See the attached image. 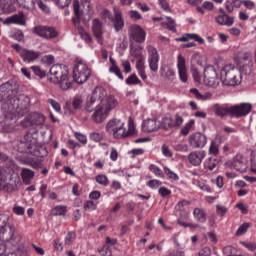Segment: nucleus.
Masks as SVG:
<instances>
[{
	"instance_id": "4c0bfd02",
	"label": "nucleus",
	"mask_w": 256,
	"mask_h": 256,
	"mask_svg": "<svg viewBox=\"0 0 256 256\" xmlns=\"http://www.w3.org/2000/svg\"><path fill=\"white\" fill-rule=\"evenodd\" d=\"M22 7L27 11H33L35 9V0H23Z\"/></svg>"
},
{
	"instance_id": "774afa93",
	"label": "nucleus",
	"mask_w": 256,
	"mask_h": 256,
	"mask_svg": "<svg viewBox=\"0 0 256 256\" xmlns=\"http://www.w3.org/2000/svg\"><path fill=\"white\" fill-rule=\"evenodd\" d=\"M163 183L159 180H150L148 182V186L151 188V189H155V187H160V185H162Z\"/></svg>"
},
{
	"instance_id": "7ed1b4c3",
	"label": "nucleus",
	"mask_w": 256,
	"mask_h": 256,
	"mask_svg": "<svg viewBox=\"0 0 256 256\" xmlns=\"http://www.w3.org/2000/svg\"><path fill=\"white\" fill-rule=\"evenodd\" d=\"M0 183L3 191L12 193L21 183V178H19L18 173L13 171V167H3L0 169Z\"/></svg>"
},
{
	"instance_id": "ddd939ff",
	"label": "nucleus",
	"mask_w": 256,
	"mask_h": 256,
	"mask_svg": "<svg viewBox=\"0 0 256 256\" xmlns=\"http://www.w3.org/2000/svg\"><path fill=\"white\" fill-rule=\"evenodd\" d=\"M128 31L130 39H133L136 43H143L145 41V37H147L145 30L137 24L131 25Z\"/></svg>"
},
{
	"instance_id": "0e129e2a",
	"label": "nucleus",
	"mask_w": 256,
	"mask_h": 256,
	"mask_svg": "<svg viewBox=\"0 0 256 256\" xmlns=\"http://www.w3.org/2000/svg\"><path fill=\"white\" fill-rule=\"evenodd\" d=\"M196 256H211V248L204 247L201 249Z\"/></svg>"
},
{
	"instance_id": "39448f33",
	"label": "nucleus",
	"mask_w": 256,
	"mask_h": 256,
	"mask_svg": "<svg viewBox=\"0 0 256 256\" xmlns=\"http://www.w3.org/2000/svg\"><path fill=\"white\" fill-rule=\"evenodd\" d=\"M220 75L225 85L235 87V85L241 84V70L232 67L231 65H226L222 68Z\"/></svg>"
},
{
	"instance_id": "5701e85b",
	"label": "nucleus",
	"mask_w": 256,
	"mask_h": 256,
	"mask_svg": "<svg viewBox=\"0 0 256 256\" xmlns=\"http://www.w3.org/2000/svg\"><path fill=\"white\" fill-rule=\"evenodd\" d=\"M215 21L218 25H226V27H231L234 23L233 17H230L227 13L217 16Z\"/></svg>"
},
{
	"instance_id": "20e7f679",
	"label": "nucleus",
	"mask_w": 256,
	"mask_h": 256,
	"mask_svg": "<svg viewBox=\"0 0 256 256\" xmlns=\"http://www.w3.org/2000/svg\"><path fill=\"white\" fill-rule=\"evenodd\" d=\"M107 98V91L105 88L98 86L94 89L91 96H89L85 103V110L88 113H93L96 109L101 107V103Z\"/></svg>"
},
{
	"instance_id": "2eb2a0df",
	"label": "nucleus",
	"mask_w": 256,
	"mask_h": 256,
	"mask_svg": "<svg viewBox=\"0 0 256 256\" xmlns=\"http://www.w3.org/2000/svg\"><path fill=\"white\" fill-rule=\"evenodd\" d=\"M114 17H109V19L113 23V27L115 31L119 32L123 27H125V21L123 20V13L119 10V8L114 7Z\"/></svg>"
},
{
	"instance_id": "5fc2aeb1",
	"label": "nucleus",
	"mask_w": 256,
	"mask_h": 256,
	"mask_svg": "<svg viewBox=\"0 0 256 256\" xmlns=\"http://www.w3.org/2000/svg\"><path fill=\"white\" fill-rule=\"evenodd\" d=\"M100 255L102 256H111L113 255V252L111 251V248L109 245H104L101 250H99Z\"/></svg>"
},
{
	"instance_id": "e2e57ef3",
	"label": "nucleus",
	"mask_w": 256,
	"mask_h": 256,
	"mask_svg": "<svg viewBox=\"0 0 256 256\" xmlns=\"http://www.w3.org/2000/svg\"><path fill=\"white\" fill-rule=\"evenodd\" d=\"M240 63H243V65H247V63H253L251 61V55L249 53H245L240 57Z\"/></svg>"
},
{
	"instance_id": "37998d69",
	"label": "nucleus",
	"mask_w": 256,
	"mask_h": 256,
	"mask_svg": "<svg viewBox=\"0 0 256 256\" xmlns=\"http://www.w3.org/2000/svg\"><path fill=\"white\" fill-rule=\"evenodd\" d=\"M166 19H167V23H163L162 25H166L169 31H172L173 33H175L177 31V29H175V20H173V18L169 16L166 17Z\"/></svg>"
},
{
	"instance_id": "c756f323",
	"label": "nucleus",
	"mask_w": 256,
	"mask_h": 256,
	"mask_svg": "<svg viewBox=\"0 0 256 256\" xmlns=\"http://www.w3.org/2000/svg\"><path fill=\"white\" fill-rule=\"evenodd\" d=\"M189 205H190L189 201L182 200L178 202L176 206V209H179V211H181L180 215L184 217V219H187V217H189V213L185 212V210H183V207H189Z\"/></svg>"
},
{
	"instance_id": "6ab92c4d",
	"label": "nucleus",
	"mask_w": 256,
	"mask_h": 256,
	"mask_svg": "<svg viewBox=\"0 0 256 256\" xmlns=\"http://www.w3.org/2000/svg\"><path fill=\"white\" fill-rule=\"evenodd\" d=\"M20 57H22L24 63H31L32 61H37L41 57V52L34 50H22L20 52Z\"/></svg>"
},
{
	"instance_id": "de8ad7c7",
	"label": "nucleus",
	"mask_w": 256,
	"mask_h": 256,
	"mask_svg": "<svg viewBox=\"0 0 256 256\" xmlns=\"http://www.w3.org/2000/svg\"><path fill=\"white\" fill-rule=\"evenodd\" d=\"M85 211H95L97 209V204L93 200H88L84 203Z\"/></svg>"
},
{
	"instance_id": "473e14b6",
	"label": "nucleus",
	"mask_w": 256,
	"mask_h": 256,
	"mask_svg": "<svg viewBox=\"0 0 256 256\" xmlns=\"http://www.w3.org/2000/svg\"><path fill=\"white\" fill-rule=\"evenodd\" d=\"M149 170L151 171V173H154L156 177H161V178L165 177L163 170H161V168H159V166L155 164H151L149 166Z\"/></svg>"
},
{
	"instance_id": "393cba45",
	"label": "nucleus",
	"mask_w": 256,
	"mask_h": 256,
	"mask_svg": "<svg viewBox=\"0 0 256 256\" xmlns=\"http://www.w3.org/2000/svg\"><path fill=\"white\" fill-rule=\"evenodd\" d=\"M190 93H192V95H194V97L199 101H207V99H211V97H213V94L210 92H206L205 94L199 93L197 88L190 89Z\"/></svg>"
},
{
	"instance_id": "a211bd4d",
	"label": "nucleus",
	"mask_w": 256,
	"mask_h": 256,
	"mask_svg": "<svg viewBox=\"0 0 256 256\" xmlns=\"http://www.w3.org/2000/svg\"><path fill=\"white\" fill-rule=\"evenodd\" d=\"M142 127L145 133H153L155 131H159V129L162 127V124L160 121L155 119H147L143 122Z\"/></svg>"
},
{
	"instance_id": "9b49d317",
	"label": "nucleus",
	"mask_w": 256,
	"mask_h": 256,
	"mask_svg": "<svg viewBox=\"0 0 256 256\" xmlns=\"http://www.w3.org/2000/svg\"><path fill=\"white\" fill-rule=\"evenodd\" d=\"M50 75L52 76L49 78L50 81H52V83H57L63 78L67 77V75H69V72L67 71V67L61 64H54L50 68Z\"/></svg>"
},
{
	"instance_id": "f8f14e48",
	"label": "nucleus",
	"mask_w": 256,
	"mask_h": 256,
	"mask_svg": "<svg viewBox=\"0 0 256 256\" xmlns=\"http://www.w3.org/2000/svg\"><path fill=\"white\" fill-rule=\"evenodd\" d=\"M204 83L208 87H213L214 89L219 87L221 80L217 77V71L214 68H207L204 70Z\"/></svg>"
},
{
	"instance_id": "0eeeda50",
	"label": "nucleus",
	"mask_w": 256,
	"mask_h": 256,
	"mask_svg": "<svg viewBox=\"0 0 256 256\" xmlns=\"http://www.w3.org/2000/svg\"><path fill=\"white\" fill-rule=\"evenodd\" d=\"M118 105L117 99L113 97L107 98L104 105H101V107L96 108L95 112L92 115V119L95 123H103L104 119H107V115H109V111L111 109H115V107Z\"/></svg>"
},
{
	"instance_id": "bf43d9fd",
	"label": "nucleus",
	"mask_w": 256,
	"mask_h": 256,
	"mask_svg": "<svg viewBox=\"0 0 256 256\" xmlns=\"http://www.w3.org/2000/svg\"><path fill=\"white\" fill-rule=\"evenodd\" d=\"M56 5L60 7L61 9H65V7H69L71 0H54Z\"/></svg>"
},
{
	"instance_id": "a878e982",
	"label": "nucleus",
	"mask_w": 256,
	"mask_h": 256,
	"mask_svg": "<svg viewBox=\"0 0 256 256\" xmlns=\"http://www.w3.org/2000/svg\"><path fill=\"white\" fill-rule=\"evenodd\" d=\"M193 216L198 223H205V221H207V214L205 213V210L201 208H195L193 211Z\"/></svg>"
},
{
	"instance_id": "338daca9",
	"label": "nucleus",
	"mask_w": 256,
	"mask_h": 256,
	"mask_svg": "<svg viewBox=\"0 0 256 256\" xmlns=\"http://www.w3.org/2000/svg\"><path fill=\"white\" fill-rule=\"evenodd\" d=\"M158 193L161 195V197H168L171 190H169L167 187H161L159 188Z\"/></svg>"
},
{
	"instance_id": "3c124183",
	"label": "nucleus",
	"mask_w": 256,
	"mask_h": 256,
	"mask_svg": "<svg viewBox=\"0 0 256 256\" xmlns=\"http://www.w3.org/2000/svg\"><path fill=\"white\" fill-rule=\"evenodd\" d=\"M186 37L188 41L192 39L194 41H197V43H200V45H203V43H205V40L197 34H186Z\"/></svg>"
},
{
	"instance_id": "8fccbe9b",
	"label": "nucleus",
	"mask_w": 256,
	"mask_h": 256,
	"mask_svg": "<svg viewBox=\"0 0 256 256\" xmlns=\"http://www.w3.org/2000/svg\"><path fill=\"white\" fill-rule=\"evenodd\" d=\"M90 139L91 141H95V143H99L103 141V134L99 132H92L90 133Z\"/></svg>"
},
{
	"instance_id": "c03bdc74",
	"label": "nucleus",
	"mask_w": 256,
	"mask_h": 256,
	"mask_svg": "<svg viewBox=\"0 0 256 256\" xmlns=\"http://www.w3.org/2000/svg\"><path fill=\"white\" fill-rule=\"evenodd\" d=\"M251 227L250 223H243L238 230L236 231V235L239 237L241 235H245V232Z\"/></svg>"
},
{
	"instance_id": "603ef678",
	"label": "nucleus",
	"mask_w": 256,
	"mask_h": 256,
	"mask_svg": "<svg viewBox=\"0 0 256 256\" xmlns=\"http://www.w3.org/2000/svg\"><path fill=\"white\" fill-rule=\"evenodd\" d=\"M72 105L74 109H81V107H83V98L80 96H77L76 98H74Z\"/></svg>"
},
{
	"instance_id": "864d4df0",
	"label": "nucleus",
	"mask_w": 256,
	"mask_h": 256,
	"mask_svg": "<svg viewBox=\"0 0 256 256\" xmlns=\"http://www.w3.org/2000/svg\"><path fill=\"white\" fill-rule=\"evenodd\" d=\"M79 35L82 39H84V41H86V43H91V36L89 33H87V31L83 30V28L79 29Z\"/></svg>"
},
{
	"instance_id": "bb28decb",
	"label": "nucleus",
	"mask_w": 256,
	"mask_h": 256,
	"mask_svg": "<svg viewBox=\"0 0 256 256\" xmlns=\"http://www.w3.org/2000/svg\"><path fill=\"white\" fill-rule=\"evenodd\" d=\"M62 80H59L56 83H59L61 89H63V91H67L68 89H71V87H73V82H71V80H69V74H66V77L61 78Z\"/></svg>"
},
{
	"instance_id": "b1692460",
	"label": "nucleus",
	"mask_w": 256,
	"mask_h": 256,
	"mask_svg": "<svg viewBox=\"0 0 256 256\" xmlns=\"http://www.w3.org/2000/svg\"><path fill=\"white\" fill-rule=\"evenodd\" d=\"M21 177H22L23 183H25L26 185H29V183H31V179L35 177V172H33V170L29 168H22Z\"/></svg>"
},
{
	"instance_id": "f704fd0d",
	"label": "nucleus",
	"mask_w": 256,
	"mask_h": 256,
	"mask_svg": "<svg viewBox=\"0 0 256 256\" xmlns=\"http://www.w3.org/2000/svg\"><path fill=\"white\" fill-rule=\"evenodd\" d=\"M67 213V207L65 206H56L52 209V215L55 217L65 215Z\"/></svg>"
},
{
	"instance_id": "cd10ccee",
	"label": "nucleus",
	"mask_w": 256,
	"mask_h": 256,
	"mask_svg": "<svg viewBox=\"0 0 256 256\" xmlns=\"http://www.w3.org/2000/svg\"><path fill=\"white\" fill-rule=\"evenodd\" d=\"M161 75L162 77L171 80L173 77H175V71L169 66H163L161 68Z\"/></svg>"
},
{
	"instance_id": "69168bd1",
	"label": "nucleus",
	"mask_w": 256,
	"mask_h": 256,
	"mask_svg": "<svg viewBox=\"0 0 256 256\" xmlns=\"http://www.w3.org/2000/svg\"><path fill=\"white\" fill-rule=\"evenodd\" d=\"M234 166L237 169V171H243L247 165L244 162H241L239 160H235Z\"/></svg>"
},
{
	"instance_id": "4d7b16f0",
	"label": "nucleus",
	"mask_w": 256,
	"mask_h": 256,
	"mask_svg": "<svg viewBox=\"0 0 256 256\" xmlns=\"http://www.w3.org/2000/svg\"><path fill=\"white\" fill-rule=\"evenodd\" d=\"M110 73H115L121 80H123V74H121V69H119V66L114 65L109 68Z\"/></svg>"
},
{
	"instance_id": "c85d7f7f",
	"label": "nucleus",
	"mask_w": 256,
	"mask_h": 256,
	"mask_svg": "<svg viewBox=\"0 0 256 256\" xmlns=\"http://www.w3.org/2000/svg\"><path fill=\"white\" fill-rule=\"evenodd\" d=\"M0 162L4 163L6 166L5 167H14L15 162H13V159L9 157L7 154L0 152Z\"/></svg>"
},
{
	"instance_id": "a19ab883",
	"label": "nucleus",
	"mask_w": 256,
	"mask_h": 256,
	"mask_svg": "<svg viewBox=\"0 0 256 256\" xmlns=\"http://www.w3.org/2000/svg\"><path fill=\"white\" fill-rule=\"evenodd\" d=\"M136 69L138 73L140 71H145V62H143V55L138 54L137 61H136Z\"/></svg>"
},
{
	"instance_id": "423d86ee",
	"label": "nucleus",
	"mask_w": 256,
	"mask_h": 256,
	"mask_svg": "<svg viewBox=\"0 0 256 256\" xmlns=\"http://www.w3.org/2000/svg\"><path fill=\"white\" fill-rule=\"evenodd\" d=\"M106 131L113 135L114 139H123L131 134V130L125 128V122L121 119L110 120L106 125Z\"/></svg>"
},
{
	"instance_id": "58836bf2",
	"label": "nucleus",
	"mask_w": 256,
	"mask_h": 256,
	"mask_svg": "<svg viewBox=\"0 0 256 256\" xmlns=\"http://www.w3.org/2000/svg\"><path fill=\"white\" fill-rule=\"evenodd\" d=\"M161 153H162V155H164V157H168V158L173 157V151L167 144H162Z\"/></svg>"
},
{
	"instance_id": "6e6552de",
	"label": "nucleus",
	"mask_w": 256,
	"mask_h": 256,
	"mask_svg": "<svg viewBox=\"0 0 256 256\" xmlns=\"http://www.w3.org/2000/svg\"><path fill=\"white\" fill-rule=\"evenodd\" d=\"M89 77H91V70H89L87 64L83 63V61H78L73 69L74 81L79 85H83Z\"/></svg>"
},
{
	"instance_id": "c9c22d12",
	"label": "nucleus",
	"mask_w": 256,
	"mask_h": 256,
	"mask_svg": "<svg viewBox=\"0 0 256 256\" xmlns=\"http://www.w3.org/2000/svg\"><path fill=\"white\" fill-rule=\"evenodd\" d=\"M252 71H253V62H249L247 64L242 65L240 73L243 75H251Z\"/></svg>"
},
{
	"instance_id": "72a5a7b5",
	"label": "nucleus",
	"mask_w": 256,
	"mask_h": 256,
	"mask_svg": "<svg viewBox=\"0 0 256 256\" xmlns=\"http://www.w3.org/2000/svg\"><path fill=\"white\" fill-rule=\"evenodd\" d=\"M24 141L26 143V148L31 149V147L33 146V143H35V139H33V134L31 132H27L24 135Z\"/></svg>"
},
{
	"instance_id": "4be33fe9",
	"label": "nucleus",
	"mask_w": 256,
	"mask_h": 256,
	"mask_svg": "<svg viewBox=\"0 0 256 256\" xmlns=\"http://www.w3.org/2000/svg\"><path fill=\"white\" fill-rule=\"evenodd\" d=\"M73 9H74V17L72 21L74 25L77 27L81 21V15H83V11L80 9L79 1L73 0Z\"/></svg>"
},
{
	"instance_id": "a18cd8bd",
	"label": "nucleus",
	"mask_w": 256,
	"mask_h": 256,
	"mask_svg": "<svg viewBox=\"0 0 256 256\" xmlns=\"http://www.w3.org/2000/svg\"><path fill=\"white\" fill-rule=\"evenodd\" d=\"M128 15H129L130 19H132L133 21H139V20L143 19V16L137 10L129 11Z\"/></svg>"
},
{
	"instance_id": "412c9836",
	"label": "nucleus",
	"mask_w": 256,
	"mask_h": 256,
	"mask_svg": "<svg viewBox=\"0 0 256 256\" xmlns=\"http://www.w3.org/2000/svg\"><path fill=\"white\" fill-rule=\"evenodd\" d=\"M7 25L16 24V25H25L27 23V17L23 12H18L5 19Z\"/></svg>"
},
{
	"instance_id": "680f3d73",
	"label": "nucleus",
	"mask_w": 256,
	"mask_h": 256,
	"mask_svg": "<svg viewBox=\"0 0 256 256\" xmlns=\"http://www.w3.org/2000/svg\"><path fill=\"white\" fill-rule=\"evenodd\" d=\"M96 182H98L99 185H107V183H109V179L105 175H98L96 176Z\"/></svg>"
},
{
	"instance_id": "6e6d98bb",
	"label": "nucleus",
	"mask_w": 256,
	"mask_h": 256,
	"mask_svg": "<svg viewBox=\"0 0 256 256\" xmlns=\"http://www.w3.org/2000/svg\"><path fill=\"white\" fill-rule=\"evenodd\" d=\"M74 137L77 139V141H79V143H82V145H87V136H85L79 132H76L74 134Z\"/></svg>"
},
{
	"instance_id": "2f4dec72",
	"label": "nucleus",
	"mask_w": 256,
	"mask_h": 256,
	"mask_svg": "<svg viewBox=\"0 0 256 256\" xmlns=\"http://www.w3.org/2000/svg\"><path fill=\"white\" fill-rule=\"evenodd\" d=\"M148 51V59H159V52L157 51V48L149 45L147 46Z\"/></svg>"
},
{
	"instance_id": "f3484780",
	"label": "nucleus",
	"mask_w": 256,
	"mask_h": 256,
	"mask_svg": "<svg viewBox=\"0 0 256 256\" xmlns=\"http://www.w3.org/2000/svg\"><path fill=\"white\" fill-rule=\"evenodd\" d=\"M177 67L180 80L182 83H187L188 75H187V66L185 65V57L183 55H178Z\"/></svg>"
},
{
	"instance_id": "dca6fc26",
	"label": "nucleus",
	"mask_w": 256,
	"mask_h": 256,
	"mask_svg": "<svg viewBox=\"0 0 256 256\" xmlns=\"http://www.w3.org/2000/svg\"><path fill=\"white\" fill-rule=\"evenodd\" d=\"M92 33H94L98 43L103 45V23H101V20L94 19L92 21Z\"/></svg>"
},
{
	"instance_id": "e433bc0d",
	"label": "nucleus",
	"mask_w": 256,
	"mask_h": 256,
	"mask_svg": "<svg viewBox=\"0 0 256 256\" xmlns=\"http://www.w3.org/2000/svg\"><path fill=\"white\" fill-rule=\"evenodd\" d=\"M148 63L151 71H158L159 69V58H148Z\"/></svg>"
},
{
	"instance_id": "052dcab7",
	"label": "nucleus",
	"mask_w": 256,
	"mask_h": 256,
	"mask_svg": "<svg viewBox=\"0 0 256 256\" xmlns=\"http://www.w3.org/2000/svg\"><path fill=\"white\" fill-rule=\"evenodd\" d=\"M12 210L15 215H25V208L23 206L15 204Z\"/></svg>"
},
{
	"instance_id": "9d476101",
	"label": "nucleus",
	"mask_w": 256,
	"mask_h": 256,
	"mask_svg": "<svg viewBox=\"0 0 256 256\" xmlns=\"http://www.w3.org/2000/svg\"><path fill=\"white\" fill-rule=\"evenodd\" d=\"M32 33L48 41H51V39H57V37H59V32L57 29L51 26L37 25L32 29Z\"/></svg>"
},
{
	"instance_id": "13d9d810",
	"label": "nucleus",
	"mask_w": 256,
	"mask_h": 256,
	"mask_svg": "<svg viewBox=\"0 0 256 256\" xmlns=\"http://www.w3.org/2000/svg\"><path fill=\"white\" fill-rule=\"evenodd\" d=\"M164 173L169 177V179H174V181H177L179 179V176L175 174V172L171 171V169L164 167Z\"/></svg>"
},
{
	"instance_id": "49530a36",
	"label": "nucleus",
	"mask_w": 256,
	"mask_h": 256,
	"mask_svg": "<svg viewBox=\"0 0 256 256\" xmlns=\"http://www.w3.org/2000/svg\"><path fill=\"white\" fill-rule=\"evenodd\" d=\"M31 69L33 73L37 75V77H40V79H43V77L46 75L45 70L41 69L39 66H32Z\"/></svg>"
},
{
	"instance_id": "7c9ffc66",
	"label": "nucleus",
	"mask_w": 256,
	"mask_h": 256,
	"mask_svg": "<svg viewBox=\"0 0 256 256\" xmlns=\"http://www.w3.org/2000/svg\"><path fill=\"white\" fill-rule=\"evenodd\" d=\"M217 163H219V161H217V159L215 157H209L204 162L205 169H208V171H213V169H215V167H217Z\"/></svg>"
},
{
	"instance_id": "1a4fd4ad",
	"label": "nucleus",
	"mask_w": 256,
	"mask_h": 256,
	"mask_svg": "<svg viewBox=\"0 0 256 256\" xmlns=\"http://www.w3.org/2000/svg\"><path fill=\"white\" fill-rule=\"evenodd\" d=\"M15 229L9 225V216L0 214V241H13Z\"/></svg>"
},
{
	"instance_id": "ea45409f",
	"label": "nucleus",
	"mask_w": 256,
	"mask_h": 256,
	"mask_svg": "<svg viewBox=\"0 0 256 256\" xmlns=\"http://www.w3.org/2000/svg\"><path fill=\"white\" fill-rule=\"evenodd\" d=\"M141 83V80L139 77H137L136 74H131L127 79H126V84L127 85H139Z\"/></svg>"
},
{
	"instance_id": "79ce46f5",
	"label": "nucleus",
	"mask_w": 256,
	"mask_h": 256,
	"mask_svg": "<svg viewBox=\"0 0 256 256\" xmlns=\"http://www.w3.org/2000/svg\"><path fill=\"white\" fill-rule=\"evenodd\" d=\"M161 125H162L161 126L162 129H165V130L175 127V124L173 120H171V118H164L161 122Z\"/></svg>"
},
{
	"instance_id": "f03ea898",
	"label": "nucleus",
	"mask_w": 256,
	"mask_h": 256,
	"mask_svg": "<svg viewBox=\"0 0 256 256\" xmlns=\"http://www.w3.org/2000/svg\"><path fill=\"white\" fill-rule=\"evenodd\" d=\"M253 109V105L250 103H242L239 105L234 106H217L214 110L215 115L217 117H235L236 119H239V117H245V115H249L251 113V110Z\"/></svg>"
},
{
	"instance_id": "aec40b11",
	"label": "nucleus",
	"mask_w": 256,
	"mask_h": 256,
	"mask_svg": "<svg viewBox=\"0 0 256 256\" xmlns=\"http://www.w3.org/2000/svg\"><path fill=\"white\" fill-rule=\"evenodd\" d=\"M203 159H205V151H194L188 155V161L194 167H198L201 163H203Z\"/></svg>"
},
{
	"instance_id": "09e8293b",
	"label": "nucleus",
	"mask_w": 256,
	"mask_h": 256,
	"mask_svg": "<svg viewBox=\"0 0 256 256\" xmlns=\"http://www.w3.org/2000/svg\"><path fill=\"white\" fill-rule=\"evenodd\" d=\"M195 125V120H190L181 130L182 135H189L191 127Z\"/></svg>"
},
{
	"instance_id": "4468645a",
	"label": "nucleus",
	"mask_w": 256,
	"mask_h": 256,
	"mask_svg": "<svg viewBox=\"0 0 256 256\" xmlns=\"http://www.w3.org/2000/svg\"><path fill=\"white\" fill-rule=\"evenodd\" d=\"M189 143L193 149H203L207 145V136L197 132L189 136Z\"/></svg>"
},
{
	"instance_id": "f257e3e1",
	"label": "nucleus",
	"mask_w": 256,
	"mask_h": 256,
	"mask_svg": "<svg viewBox=\"0 0 256 256\" xmlns=\"http://www.w3.org/2000/svg\"><path fill=\"white\" fill-rule=\"evenodd\" d=\"M19 83L9 80L0 85V103L4 101L3 109L6 111V119L13 121L15 117H23L27 113L29 104L25 99L27 96L19 95Z\"/></svg>"
}]
</instances>
